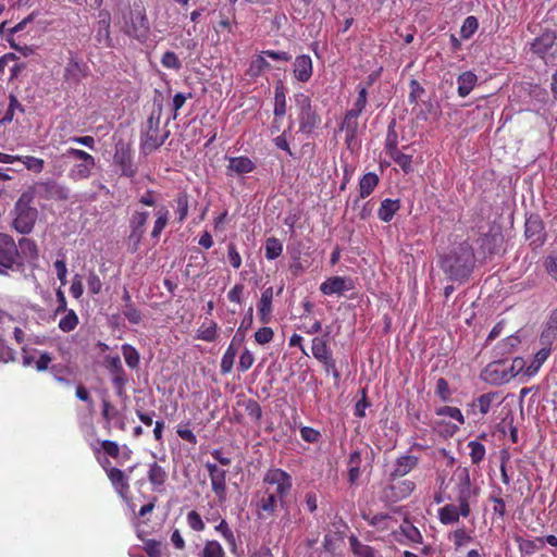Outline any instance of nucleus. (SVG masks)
<instances>
[{
    "label": "nucleus",
    "mask_w": 557,
    "mask_h": 557,
    "mask_svg": "<svg viewBox=\"0 0 557 557\" xmlns=\"http://www.w3.org/2000/svg\"><path fill=\"white\" fill-rule=\"evenodd\" d=\"M351 287L352 285L350 278L343 276H332L320 285V292L326 296L334 294L341 295L345 290H349Z\"/></svg>",
    "instance_id": "5701e85b"
},
{
    "label": "nucleus",
    "mask_w": 557,
    "mask_h": 557,
    "mask_svg": "<svg viewBox=\"0 0 557 557\" xmlns=\"http://www.w3.org/2000/svg\"><path fill=\"white\" fill-rule=\"evenodd\" d=\"M161 107L158 114L154 112L147 119L146 131L143 137L141 149L145 153H150L160 148L168 138L169 133L160 135Z\"/></svg>",
    "instance_id": "9d476101"
},
{
    "label": "nucleus",
    "mask_w": 557,
    "mask_h": 557,
    "mask_svg": "<svg viewBox=\"0 0 557 557\" xmlns=\"http://www.w3.org/2000/svg\"><path fill=\"white\" fill-rule=\"evenodd\" d=\"M286 90L283 83H277L274 89V123L286 114Z\"/></svg>",
    "instance_id": "2f4dec72"
},
{
    "label": "nucleus",
    "mask_w": 557,
    "mask_h": 557,
    "mask_svg": "<svg viewBox=\"0 0 557 557\" xmlns=\"http://www.w3.org/2000/svg\"><path fill=\"white\" fill-rule=\"evenodd\" d=\"M435 393L441 398V400H443L444 403H447L450 400L451 391H450L448 382L444 377L437 379Z\"/></svg>",
    "instance_id": "69168bd1"
},
{
    "label": "nucleus",
    "mask_w": 557,
    "mask_h": 557,
    "mask_svg": "<svg viewBox=\"0 0 557 557\" xmlns=\"http://www.w3.org/2000/svg\"><path fill=\"white\" fill-rule=\"evenodd\" d=\"M379 183L380 178L375 173H366L359 181V198L369 197L377 187Z\"/></svg>",
    "instance_id": "c9c22d12"
},
{
    "label": "nucleus",
    "mask_w": 557,
    "mask_h": 557,
    "mask_svg": "<svg viewBox=\"0 0 557 557\" xmlns=\"http://www.w3.org/2000/svg\"><path fill=\"white\" fill-rule=\"evenodd\" d=\"M544 224L539 216H531L525 221V236L533 242H542Z\"/></svg>",
    "instance_id": "4c0bfd02"
},
{
    "label": "nucleus",
    "mask_w": 557,
    "mask_h": 557,
    "mask_svg": "<svg viewBox=\"0 0 557 557\" xmlns=\"http://www.w3.org/2000/svg\"><path fill=\"white\" fill-rule=\"evenodd\" d=\"M205 467L209 473L212 492L219 502H225L227 495L226 470L209 461L206 462Z\"/></svg>",
    "instance_id": "aec40b11"
},
{
    "label": "nucleus",
    "mask_w": 557,
    "mask_h": 557,
    "mask_svg": "<svg viewBox=\"0 0 557 557\" xmlns=\"http://www.w3.org/2000/svg\"><path fill=\"white\" fill-rule=\"evenodd\" d=\"M120 24L125 35L140 42L146 41L150 33V24L141 0H133V2L122 11Z\"/></svg>",
    "instance_id": "f03ea898"
},
{
    "label": "nucleus",
    "mask_w": 557,
    "mask_h": 557,
    "mask_svg": "<svg viewBox=\"0 0 557 557\" xmlns=\"http://www.w3.org/2000/svg\"><path fill=\"white\" fill-rule=\"evenodd\" d=\"M298 110L299 132L310 135L321 125V116L312 106L309 96L299 92L295 95Z\"/></svg>",
    "instance_id": "39448f33"
},
{
    "label": "nucleus",
    "mask_w": 557,
    "mask_h": 557,
    "mask_svg": "<svg viewBox=\"0 0 557 557\" xmlns=\"http://www.w3.org/2000/svg\"><path fill=\"white\" fill-rule=\"evenodd\" d=\"M257 516L264 519L275 515L278 506L285 508L286 500L272 493V488H264L263 495L257 502Z\"/></svg>",
    "instance_id": "412c9836"
},
{
    "label": "nucleus",
    "mask_w": 557,
    "mask_h": 557,
    "mask_svg": "<svg viewBox=\"0 0 557 557\" xmlns=\"http://www.w3.org/2000/svg\"><path fill=\"white\" fill-rule=\"evenodd\" d=\"M253 362V354L248 348H245L239 356L238 371L243 373L248 371L252 367Z\"/></svg>",
    "instance_id": "774afa93"
},
{
    "label": "nucleus",
    "mask_w": 557,
    "mask_h": 557,
    "mask_svg": "<svg viewBox=\"0 0 557 557\" xmlns=\"http://www.w3.org/2000/svg\"><path fill=\"white\" fill-rule=\"evenodd\" d=\"M106 367L112 376V384L114 386L117 396L125 395V386L127 383V375L122 366V361L119 355L107 356L104 358Z\"/></svg>",
    "instance_id": "6ab92c4d"
},
{
    "label": "nucleus",
    "mask_w": 557,
    "mask_h": 557,
    "mask_svg": "<svg viewBox=\"0 0 557 557\" xmlns=\"http://www.w3.org/2000/svg\"><path fill=\"white\" fill-rule=\"evenodd\" d=\"M476 81H478V77L473 72L466 71V72L461 73L457 78L458 95L462 98L467 97L474 88Z\"/></svg>",
    "instance_id": "f704fd0d"
},
{
    "label": "nucleus",
    "mask_w": 557,
    "mask_h": 557,
    "mask_svg": "<svg viewBox=\"0 0 557 557\" xmlns=\"http://www.w3.org/2000/svg\"><path fill=\"white\" fill-rule=\"evenodd\" d=\"M97 461L104 470L112 487L122 498H127L129 494V483L128 478L125 472L116 467H112L111 462L108 458L97 457Z\"/></svg>",
    "instance_id": "ddd939ff"
},
{
    "label": "nucleus",
    "mask_w": 557,
    "mask_h": 557,
    "mask_svg": "<svg viewBox=\"0 0 557 557\" xmlns=\"http://www.w3.org/2000/svg\"><path fill=\"white\" fill-rule=\"evenodd\" d=\"M509 363L504 360L488 363L481 372V379L491 385H503L512 379L511 372H508Z\"/></svg>",
    "instance_id": "dca6fc26"
},
{
    "label": "nucleus",
    "mask_w": 557,
    "mask_h": 557,
    "mask_svg": "<svg viewBox=\"0 0 557 557\" xmlns=\"http://www.w3.org/2000/svg\"><path fill=\"white\" fill-rule=\"evenodd\" d=\"M502 492V487H497V490L493 491V494L490 496V500L494 504L493 513L503 520L506 516V503L500 496Z\"/></svg>",
    "instance_id": "5fc2aeb1"
},
{
    "label": "nucleus",
    "mask_w": 557,
    "mask_h": 557,
    "mask_svg": "<svg viewBox=\"0 0 557 557\" xmlns=\"http://www.w3.org/2000/svg\"><path fill=\"white\" fill-rule=\"evenodd\" d=\"M270 66L271 65L265 60L264 54H258L251 60L248 69V74L250 76L257 77L261 75L265 70L270 69Z\"/></svg>",
    "instance_id": "3c124183"
},
{
    "label": "nucleus",
    "mask_w": 557,
    "mask_h": 557,
    "mask_svg": "<svg viewBox=\"0 0 557 557\" xmlns=\"http://www.w3.org/2000/svg\"><path fill=\"white\" fill-rule=\"evenodd\" d=\"M170 220V211L166 207L161 206L154 211V222L150 232V237L154 242H158L161 233L164 231Z\"/></svg>",
    "instance_id": "7c9ffc66"
},
{
    "label": "nucleus",
    "mask_w": 557,
    "mask_h": 557,
    "mask_svg": "<svg viewBox=\"0 0 557 557\" xmlns=\"http://www.w3.org/2000/svg\"><path fill=\"white\" fill-rule=\"evenodd\" d=\"M435 414L438 417H449L461 425L466 423L465 417L458 407L442 406L435 409Z\"/></svg>",
    "instance_id": "864d4df0"
},
{
    "label": "nucleus",
    "mask_w": 557,
    "mask_h": 557,
    "mask_svg": "<svg viewBox=\"0 0 557 557\" xmlns=\"http://www.w3.org/2000/svg\"><path fill=\"white\" fill-rule=\"evenodd\" d=\"M283 252V244L276 237H269L265 240L264 256L268 260H275Z\"/></svg>",
    "instance_id": "09e8293b"
},
{
    "label": "nucleus",
    "mask_w": 557,
    "mask_h": 557,
    "mask_svg": "<svg viewBox=\"0 0 557 557\" xmlns=\"http://www.w3.org/2000/svg\"><path fill=\"white\" fill-rule=\"evenodd\" d=\"M312 356L323 366L326 373H331L335 379H339L341 374L336 367V360L333 357L330 347V332H325L322 336L312 338L311 345Z\"/></svg>",
    "instance_id": "0eeeda50"
},
{
    "label": "nucleus",
    "mask_w": 557,
    "mask_h": 557,
    "mask_svg": "<svg viewBox=\"0 0 557 557\" xmlns=\"http://www.w3.org/2000/svg\"><path fill=\"white\" fill-rule=\"evenodd\" d=\"M175 202H176V209H175L176 222L178 224H182L188 215V210H189L188 195L186 193H180L175 199Z\"/></svg>",
    "instance_id": "37998d69"
},
{
    "label": "nucleus",
    "mask_w": 557,
    "mask_h": 557,
    "mask_svg": "<svg viewBox=\"0 0 557 557\" xmlns=\"http://www.w3.org/2000/svg\"><path fill=\"white\" fill-rule=\"evenodd\" d=\"M191 98H193L191 92H187V94L177 92L173 97V101H172V110H173L172 119L173 120H175L178 116V111L184 107L185 102Z\"/></svg>",
    "instance_id": "338daca9"
},
{
    "label": "nucleus",
    "mask_w": 557,
    "mask_h": 557,
    "mask_svg": "<svg viewBox=\"0 0 557 557\" xmlns=\"http://www.w3.org/2000/svg\"><path fill=\"white\" fill-rule=\"evenodd\" d=\"M237 352V347L228 345L220 363V371L222 374H228L232 372Z\"/></svg>",
    "instance_id": "49530a36"
},
{
    "label": "nucleus",
    "mask_w": 557,
    "mask_h": 557,
    "mask_svg": "<svg viewBox=\"0 0 557 557\" xmlns=\"http://www.w3.org/2000/svg\"><path fill=\"white\" fill-rule=\"evenodd\" d=\"M414 488L416 484L411 480L389 483L382 490L381 499L385 503L394 504L409 497Z\"/></svg>",
    "instance_id": "f3484780"
},
{
    "label": "nucleus",
    "mask_w": 557,
    "mask_h": 557,
    "mask_svg": "<svg viewBox=\"0 0 557 557\" xmlns=\"http://www.w3.org/2000/svg\"><path fill=\"white\" fill-rule=\"evenodd\" d=\"M16 162H21L24 166L33 173L39 174L45 169V160L34 156H18Z\"/></svg>",
    "instance_id": "de8ad7c7"
},
{
    "label": "nucleus",
    "mask_w": 557,
    "mask_h": 557,
    "mask_svg": "<svg viewBox=\"0 0 557 557\" xmlns=\"http://www.w3.org/2000/svg\"><path fill=\"white\" fill-rule=\"evenodd\" d=\"M102 418L106 420L104 429L111 430V420L119 414L116 408L108 399L102 400Z\"/></svg>",
    "instance_id": "e2e57ef3"
},
{
    "label": "nucleus",
    "mask_w": 557,
    "mask_h": 557,
    "mask_svg": "<svg viewBox=\"0 0 557 557\" xmlns=\"http://www.w3.org/2000/svg\"><path fill=\"white\" fill-rule=\"evenodd\" d=\"M401 205L399 199L386 198L382 200L377 210V216L381 221L388 223L393 220L394 215L399 211Z\"/></svg>",
    "instance_id": "473e14b6"
},
{
    "label": "nucleus",
    "mask_w": 557,
    "mask_h": 557,
    "mask_svg": "<svg viewBox=\"0 0 557 557\" xmlns=\"http://www.w3.org/2000/svg\"><path fill=\"white\" fill-rule=\"evenodd\" d=\"M147 479L153 492L163 493L165 491V483L169 479V474L161 465L153 461L148 465Z\"/></svg>",
    "instance_id": "4be33fe9"
},
{
    "label": "nucleus",
    "mask_w": 557,
    "mask_h": 557,
    "mask_svg": "<svg viewBox=\"0 0 557 557\" xmlns=\"http://www.w3.org/2000/svg\"><path fill=\"white\" fill-rule=\"evenodd\" d=\"M557 34L555 30L545 28L540 36L530 44V50L541 59L554 58L553 49L556 46Z\"/></svg>",
    "instance_id": "a211bd4d"
},
{
    "label": "nucleus",
    "mask_w": 557,
    "mask_h": 557,
    "mask_svg": "<svg viewBox=\"0 0 557 557\" xmlns=\"http://www.w3.org/2000/svg\"><path fill=\"white\" fill-rule=\"evenodd\" d=\"M17 248L22 260H37L38 259V246L36 242L28 237H22L18 239Z\"/></svg>",
    "instance_id": "e433bc0d"
},
{
    "label": "nucleus",
    "mask_w": 557,
    "mask_h": 557,
    "mask_svg": "<svg viewBox=\"0 0 557 557\" xmlns=\"http://www.w3.org/2000/svg\"><path fill=\"white\" fill-rule=\"evenodd\" d=\"M25 194L32 195V200L36 198L44 200L65 201L70 198V189L53 180L35 182L28 186Z\"/></svg>",
    "instance_id": "423d86ee"
},
{
    "label": "nucleus",
    "mask_w": 557,
    "mask_h": 557,
    "mask_svg": "<svg viewBox=\"0 0 557 557\" xmlns=\"http://www.w3.org/2000/svg\"><path fill=\"white\" fill-rule=\"evenodd\" d=\"M64 313L65 315L59 321V329L64 333H70L76 329L79 323V319L73 309H70Z\"/></svg>",
    "instance_id": "8fccbe9b"
},
{
    "label": "nucleus",
    "mask_w": 557,
    "mask_h": 557,
    "mask_svg": "<svg viewBox=\"0 0 557 557\" xmlns=\"http://www.w3.org/2000/svg\"><path fill=\"white\" fill-rule=\"evenodd\" d=\"M451 480L456 482L457 502L459 505H462L463 512L467 513L470 498L476 494L475 490H472L469 469L458 466L453 473Z\"/></svg>",
    "instance_id": "9b49d317"
},
{
    "label": "nucleus",
    "mask_w": 557,
    "mask_h": 557,
    "mask_svg": "<svg viewBox=\"0 0 557 557\" xmlns=\"http://www.w3.org/2000/svg\"><path fill=\"white\" fill-rule=\"evenodd\" d=\"M273 287H267L261 293L258 304V315L262 323H269L272 314Z\"/></svg>",
    "instance_id": "c756f323"
},
{
    "label": "nucleus",
    "mask_w": 557,
    "mask_h": 557,
    "mask_svg": "<svg viewBox=\"0 0 557 557\" xmlns=\"http://www.w3.org/2000/svg\"><path fill=\"white\" fill-rule=\"evenodd\" d=\"M188 527L196 532H201L206 529V524L200 516V513L196 510H190L186 517Z\"/></svg>",
    "instance_id": "0e129e2a"
},
{
    "label": "nucleus",
    "mask_w": 557,
    "mask_h": 557,
    "mask_svg": "<svg viewBox=\"0 0 557 557\" xmlns=\"http://www.w3.org/2000/svg\"><path fill=\"white\" fill-rule=\"evenodd\" d=\"M198 557H226V553L216 540H206Z\"/></svg>",
    "instance_id": "ea45409f"
},
{
    "label": "nucleus",
    "mask_w": 557,
    "mask_h": 557,
    "mask_svg": "<svg viewBox=\"0 0 557 557\" xmlns=\"http://www.w3.org/2000/svg\"><path fill=\"white\" fill-rule=\"evenodd\" d=\"M63 157L77 160V163H75L69 171V177L71 180L82 181L90 177L96 165L94 156L82 149L69 148L63 153Z\"/></svg>",
    "instance_id": "6e6552de"
},
{
    "label": "nucleus",
    "mask_w": 557,
    "mask_h": 557,
    "mask_svg": "<svg viewBox=\"0 0 557 557\" xmlns=\"http://www.w3.org/2000/svg\"><path fill=\"white\" fill-rule=\"evenodd\" d=\"M504 401V397L499 392H487L474 399L481 416L487 414L493 407L499 406Z\"/></svg>",
    "instance_id": "c85d7f7f"
},
{
    "label": "nucleus",
    "mask_w": 557,
    "mask_h": 557,
    "mask_svg": "<svg viewBox=\"0 0 557 557\" xmlns=\"http://www.w3.org/2000/svg\"><path fill=\"white\" fill-rule=\"evenodd\" d=\"M218 324L210 320L203 322L197 330L196 337L205 342H213L216 338Z\"/></svg>",
    "instance_id": "79ce46f5"
},
{
    "label": "nucleus",
    "mask_w": 557,
    "mask_h": 557,
    "mask_svg": "<svg viewBox=\"0 0 557 557\" xmlns=\"http://www.w3.org/2000/svg\"><path fill=\"white\" fill-rule=\"evenodd\" d=\"M24 264L14 238L0 233V274L9 275L10 271H17Z\"/></svg>",
    "instance_id": "20e7f679"
},
{
    "label": "nucleus",
    "mask_w": 557,
    "mask_h": 557,
    "mask_svg": "<svg viewBox=\"0 0 557 557\" xmlns=\"http://www.w3.org/2000/svg\"><path fill=\"white\" fill-rule=\"evenodd\" d=\"M90 73L87 63L75 57L69 58L63 70V85L66 88H76Z\"/></svg>",
    "instance_id": "4468645a"
},
{
    "label": "nucleus",
    "mask_w": 557,
    "mask_h": 557,
    "mask_svg": "<svg viewBox=\"0 0 557 557\" xmlns=\"http://www.w3.org/2000/svg\"><path fill=\"white\" fill-rule=\"evenodd\" d=\"M294 77L301 83H307L313 73V65L310 55L301 54L294 61Z\"/></svg>",
    "instance_id": "cd10ccee"
},
{
    "label": "nucleus",
    "mask_w": 557,
    "mask_h": 557,
    "mask_svg": "<svg viewBox=\"0 0 557 557\" xmlns=\"http://www.w3.org/2000/svg\"><path fill=\"white\" fill-rule=\"evenodd\" d=\"M358 117L359 115L355 112L347 111L341 122L339 128L345 132V143L348 148L352 147V144L357 138L359 127Z\"/></svg>",
    "instance_id": "a878e982"
},
{
    "label": "nucleus",
    "mask_w": 557,
    "mask_h": 557,
    "mask_svg": "<svg viewBox=\"0 0 557 557\" xmlns=\"http://www.w3.org/2000/svg\"><path fill=\"white\" fill-rule=\"evenodd\" d=\"M468 447L470 448L471 462L473 465H480L485 458V446L478 441H470Z\"/></svg>",
    "instance_id": "6e6d98bb"
},
{
    "label": "nucleus",
    "mask_w": 557,
    "mask_h": 557,
    "mask_svg": "<svg viewBox=\"0 0 557 557\" xmlns=\"http://www.w3.org/2000/svg\"><path fill=\"white\" fill-rule=\"evenodd\" d=\"M149 212L145 210H135L128 222L129 234L127 236V244L131 252H136L139 249L140 243L146 233V225L149 219Z\"/></svg>",
    "instance_id": "f8f14e48"
},
{
    "label": "nucleus",
    "mask_w": 557,
    "mask_h": 557,
    "mask_svg": "<svg viewBox=\"0 0 557 557\" xmlns=\"http://www.w3.org/2000/svg\"><path fill=\"white\" fill-rule=\"evenodd\" d=\"M419 458L413 455H403L396 458L394 469L389 474L391 480L403 478L417 468Z\"/></svg>",
    "instance_id": "b1692460"
},
{
    "label": "nucleus",
    "mask_w": 557,
    "mask_h": 557,
    "mask_svg": "<svg viewBox=\"0 0 557 557\" xmlns=\"http://www.w3.org/2000/svg\"><path fill=\"white\" fill-rule=\"evenodd\" d=\"M557 339L556 329L545 327L540 335V349H546L550 354L553 344Z\"/></svg>",
    "instance_id": "4d7b16f0"
},
{
    "label": "nucleus",
    "mask_w": 557,
    "mask_h": 557,
    "mask_svg": "<svg viewBox=\"0 0 557 557\" xmlns=\"http://www.w3.org/2000/svg\"><path fill=\"white\" fill-rule=\"evenodd\" d=\"M349 545L354 557H375V549L361 543L354 534L349 536Z\"/></svg>",
    "instance_id": "58836bf2"
},
{
    "label": "nucleus",
    "mask_w": 557,
    "mask_h": 557,
    "mask_svg": "<svg viewBox=\"0 0 557 557\" xmlns=\"http://www.w3.org/2000/svg\"><path fill=\"white\" fill-rule=\"evenodd\" d=\"M393 161L406 173H410L412 171V156L403 153L400 150L394 152L389 156Z\"/></svg>",
    "instance_id": "bf43d9fd"
},
{
    "label": "nucleus",
    "mask_w": 557,
    "mask_h": 557,
    "mask_svg": "<svg viewBox=\"0 0 557 557\" xmlns=\"http://www.w3.org/2000/svg\"><path fill=\"white\" fill-rule=\"evenodd\" d=\"M214 530L223 537V540L226 542V544L232 549H235V547H236L235 534L224 518H221L220 522L214 527Z\"/></svg>",
    "instance_id": "a18cd8bd"
},
{
    "label": "nucleus",
    "mask_w": 557,
    "mask_h": 557,
    "mask_svg": "<svg viewBox=\"0 0 557 557\" xmlns=\"http://www.w3.org/2000/svg\"><path fill=\"white\" fill-rule=\"evenodd\" d=\"M12 222L11 226L17 233L22 235L30 234L36 225L39 216L38 209L34 206L32 195L25 194L24 191L20 195L15 201L14 207L11 211Z\"/></svg>",
    "instance_id": "7ed1b4c3"
},
{
    "label": "nucleus",
    "mask_w": 557,
    "mask_h": 557,
    "mask_svg": "<svg viewBox=\"0 0 557 557\" xmlns=\"http://www.w3.org/2000/svg\"><path fill=\"white\" fill-rule=\"evenodd\" d=\"M262 483L267 488H272L277 497L286 500L293 488V478L281 468H270L263 475Z\"/></svg>",
    "instance_id": "1a4fd4ad"
},
{
    "label": "nucleus",
    "mask_w": 557,
    "mask_h": 557,
    "mask_svg": "<svg viewBox=\"0 0 557 557\" xmlns=\"http://www.w3.org/2000/svg\"><path fill=\"white\" fill-rule=\"evenodd\" d=\"M549 355L550 354H548L546 349H539L535 352L531 363L529 366H527L525 371H524V376H528V377L534 376L539 372L541 367L544 364V362L547 360Z\"/></svg>",
    "instance_id": "a19ab883"
},
{
    "label": "nucleus",
    "mask_w": 557,
    "mask_h": 557,
    "mask_svg": "<svg viewBox=\"0 0 557 557\" xmlns=\"http://www.w3.org/2000/svg\"><path fill=\"white\" fill-rule=\"evenodd\" d=\"M9 99L10 102L8 109L0 119V123L2 124L11 123L16 112H20L22 114L25 112L23 104L17 100V98L14 95H10Z\"/></svg>",
    "instance_id": "c03bdc74"
},
{
    "label": "nucleus",
    "mask_w": 557,
    "mask_h": 557,
    "mask_svg": "<svg viewBox=\"0 0 557 557\" xmlns=\"http://www.w3.org/2000/svg\"><path fill=\"white\" fill-rule=\"evenodd\" d=\"M256 169V164L251 159L246 156L231 157L228 158V164L226 166V175L233 176L248 174Z\"/></svg>",
    "instance_id": "bb28decb"
},
{
    "label": "nucleus",
    "mask_w": 557,
    "mask_h": 557,
    "mask_svg": "<svg viewBox=\"0 0 557 557\" xmlns=\"http://www.w3.org/2000/svg\"><path fill=\"white\" fill-rule=\"evenodd\" d=\"M161 64L165 69L178 71L182 69V62L173 51H165L161 57Z\"/></svg>",
    "instance_id": "680f3d73"
},
{
    "label": "nucleus",
    "mask_w": 557,
    "mask_h": 557,
    "mask_svg": "<svg viewBox=\"0 0 557 557\" xmlns=\"http://www.w3.org/2000/svg\"><path fill=\"white\" fill-rule=\"evenodd\" d=\"M97 443H99V446L96 444H90V447H91L92 453L96 458L100 457L101 450H103V453L107 456H109L113 459H117L120 457L121 448L116 442L111 441V440H103V441H98Z\"/></svg>",
    "instance_id": "72a5a7b5"
},
{
    "label": "nucleus",
    "mask_w": 557,
    "mask_h": 557,
    "mask_svg": "<svg viewBox=\"0 0 557 557\" xmlns=\"http://www.w3.org/2000/svg\"><path fill=\"white\" fill-rule=\"evenodd\" d=\"M122 352L127 367L137 369L140 362V356L137 349L129 344H125L122 346Z\"/></svg>",
    "instance_id": "603ef678"
},
{
    "label": "nucleus",
    "mask_w": 557,
    "mask_h": 557,
    "mask_svg": "<svg viewBox=\"0 0 557 557\" xmlns=\"http://www.w3.org/2000/svg\"><path fill=\"white\" fill-rule=\"evenodd\" d=\"M479 28V21L475 16L470 15L465 18L461 28H460V36L462 39H469L473 36V34Z\"/></svg>",
    "instance_id": "13d9d810"
},
{
    "label": "nucleus",
    "mask_w": 557,
    "mask_h": 557,
    "mask_svg": "<svg viewBox=\"0 0 557 557\" xmlns=\"http://www.w3.org/2000/svg\"><path fill=\"white\" fill-rule=\"evenodd\" d=\"M400 532L411 543L421 544L423 541V536L419 529L411 523L400 525Z\"/></svg>",
    "instance_id": "052dcab7"
},
{
    "label": "nucleus",
    "mask_w": 557,
    "mask_h": 557,
    "mask_svg": "<svg viewBox=\"0 0 557 557\" xmlns=\"http://www.w3.org/2000/svg\"><path fill=\"white\" fill-rule=\"evenodd\" d=\"M113 162L119 166L121 175L132 178L136 174V166L133 163V150L129 144L120 140L115 144Z\"/></svg>",
    "instance_id": "2eb2a0df"
},
{
    "label": "nucleus",
    "mask_w": 557,
    "mask_h": 557,
    "mask_svg": "<svg viewBox=\"0 0 557 557\" xmlns=\"http://www.w3.org/2000/svg\"><path fill=\"white\" fill-rule=\"evenodd\" d=\"M475 264L472 245L465 240L440 259V268L451 281H466Z\"/></svg>",
    "instance_id": "f257e3e1"
},
{
    "label": "nucleus",
    "mask_w": 557,
    "mask_h": 557,
    "mask_svg": "<svg viewBox=\"0 0 557 557\" xmlns=\"http://www.w3.org/2000/svg\"><path fill=\"white\" fill-rule=\"evenodd\" d=\"M471 513V507L469 506V510L467 513L463 512L462 505L456 506L454 504H447L438 509V519L441 523L448 525L454 524L459 521L460 517H469Z\"/></svg>",
    "instance_id": "393cba45"
}]
</instances>
